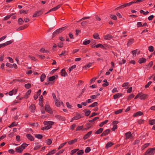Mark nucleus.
<instances>
[{"label":"nucleus","mask_w":155,"mask_h":155,"mask_svg":"<svg viewBox=\"0 0 155 155\" xmlns=\"http://www.w3.org/2000/svg\"><path fill=\"white\" fill-rule=\"evenodd\" d=\"M58 77V75H56L51 77H50L48 78V81L47 82L45 83V85L47 84H51L52 85L54 84V80L56 79V78H57Z\"/></svg>","instance_id":"f257e3e1"},{"label":"nucleus","mask_w":155,"mask_h":155,"mask_svg":"<svg viewBox=\"0 0 155 155\" xmlns=\"http://www.w3.org/2000/svg\"><path fill=\"white\" fill-rule=\"evenodd\" d=\"M66 28V27H64L62 28H60L57 29L55 31H54L52 35V38L54 37L58 34L62 32L63 31L65 30Z\"/></svg>","instance_id":"f03ea898"},{"label":"nucleus","mask_w":155,"mask_h":155,"mask_svg":"<svg viewBox=\"0 0 155 155\" xmlns=\"http://www.w3.org/2000/svg\"><path fill=\"white\" fill-rule=\"evenodd\" d=\"M28 145V144L25 143H23L21 146L18 147L16 148V151L18 153H21L25 147Z\"/></svg>","instance_id":"7ed1b4c3"},{"label":"nucleus","mask_w":155,"mask_h":155,"mask_svg":"<svg viewBox=\"0 0 155 155\" xmlns=\"http://www.w3.org/2000/svg\"><path fill=\"white\" fill-rule=\"evenodd\" d=\"M155 150V147L149 149L146 152V155H153L154 151Z\"/></svg>","instance_id":"20e7f679"},{"label":"nucleus","mask_w":155,"mask_h":155,"mask_svg":"<svg viewBox=\"0 0 155 155\" xmlns=\"http://www.w3.org/2000/svg\"><path fill=\"white\" fill-rule=\"evenodd\" d=\"M45 125H47L46 126V130H48L51 127V125L53 124V122L51 121H45L44 122Z\"/></svg>","instance_id":"39448f33"},{"label":"nucleus","mask_w":155,"mask_h":155,"mask_svg":"<svg viewBox=\"0 0 155 155\" xmlns=\"http://www.w3.org/2000/svg\"><path fill=\"white\" fill-rule=\"evenodd\" d=\"M44 11V9H42L39 11H36L33 15V17H38L42 15Z\"/></svg>","instance_id":"423d86ee"},{"label":"nucleus","mask_w":155,"mask_h":155,"mask_svg":"<svg viewBox=\"0 0 155 155\" xmlns=\"http://www.w3.org/2000/svg\"><path fill=\"white\" fill-rule=\"evenodd\" d=\"M128 6H129V4H128V3H125V4H124L123 5H122L120 6H119V7H117V8H116L115 9V10H118L119 9H120L123 8H125L126 7Z\"/></svg>","instance_id":"0eeeda50"},{"label":"nucleus","mask_w":155,"mask_h":155,"mask_svg":"<svg viewBox=\"0 0 155 155\" xmlns=\"http://www.w3.org/2000/svg\"><path fill=\"white\" fill-rule=\"evenodd\" d=\"M61 6V5H58L57 6L54 7V8H52L50 10H49L45 14H48L50 12L52 11H55L56 10H57L58 8H59Z\"/></svg>","instance_id":"6e6552de"},{"label":"nucleus","mask_w":155,"mask_h":155,"mask_svg":"<svg viewBox=\"0 0 155 155\" xmlns=\"http://www.w3.org/2000/svg\"><path fill=\"white\" fill-rule=\"evenodd\" d=\"M126 139L127 140L132 138V136L131 132H129L125 133Z\"/></svg>","instance_id":"1a4fd4ad"},{"label":"nucleus","mask_w":155,"mask_h":155,"mask_svg":"<svg viewBox=\"0 0 155 155\" xmlns=\"http://www.w3.org/2000/svg\"><path fill=\"white\" fill-rule=\"evenodd\" d=\"M45 110L50 114H51L52 113L49 106L48 104L45 105Z\"/></svg>","instance_id":"9d476101"},{"label":"nucleus","mask_w":155,"mask_h":155,"mask_svg":"<svg viewBox=\"0 0 155 155\" xmlns=\"http://www.w3.org/2000/svg\"><path fill=\"white\" fill-rule=\"evenodd\" d=\"M113 38V37L112 35L110 34H107L104 36V39L105 40H110L112 38Z\"/></svg>","instance_id":"9b49d317"},{"label":"nucleus","mask_w":155,"mask_h":155,"mask_svg":"<svg viewBox=\"0 0 155 155\" xmlns=\"http://www.w3.org/2000/svg\"><path fill=\"white\" fill-rule=\"evenodd\" d=\"M146 61V59L144 58H139L138 61V63L141 64L142 63H145Z\"/></svg>","instance_id":"f8f14e48"},{"label":"nucleus","mask_w":155,"mask_h":155,"mask_svg":"<svg viewBox=\"0 0 155 155\" xmlns=\"http://www.w3.org/2000/svg\"><path fill=\"white\" fill-rule=\"evenodd\" d=\"M61 75L64 77H65L66 76H67V73H66L64 69H63L61 70Z\"/></svg>","instance_id":"ddd939ff"},{"label":"nucleus","mask_w":155,"mask_h":155,"mask_svg":"<svg viewBox=\"0 0 155 155\" xmlns=\"http://www.w3.org/2000/svg\"><path fill=\"white\" fill-rule=\"evenodd\" d=\"M17 91V90L16 89H13L9 92V95L10 96H12L14 94H15L16 93Z\"/></svg>","instance_id":"4468645a"},{"label":"nucleus","mask_w":155,"mask_h":155,"mask_svg":"<svg viewBox=\"0 0 155 155\" xmlns=\"http://www.w3.org/2000/svg\"><path fill=\"white\" fill-rule=\"evenodd\" d=\"M134 39L133 38H131L128 41L127 43V45L128 46H129L131 45L134 42Z\"/></svg>","instance_id":"2eb2a0df"},{"label":"nucleus","mask_w":155,"mask_h":155,"mask_svg":"<svg viewBox=\"0 0 155 155\" xmlns=\"http://www.w3.org/2000/svg\"><path fill=\"white\" fill-rule=\"evenodd\" d=\"M92 133V131H90L88 132L87 134H85L83 137L84 140H85L89 137Z\"/></svg>","instance_id":"dca6fc26"},{"label":"nucleus","mask_w":155,"mask_h":155,"mask_svg":"<svg viewBox=\"0 0 155 155\" xmlns=\"http://www.w3.org/2000/svg\"><path fill=\"white\" fill-rule=\"evenodd\" d=\"M147 97V95L145 94H141L140 95V98L141 100H144Z\"/></svg>","instance_id":"f3484780"},{"label":"nucleus","mask_w":155,"mask_h":155,"mask_svg":"<svg viewBox=\"0 0 155 155\" xmlns=\"http://www.w3.org/2000/svg\"><path fill=\"white\" fill-rule=\"evenodd\" d=\"M16 13H12L9 15H7L4 18L3 20L4 21L7 20L8 19L11 17V16L13 15H14Z\"/></svg>","instance_id":"a211bd4d"},{"label":"nucleus","mask_w":155,"mask_h":155,"mask_svg":"<svg viewBox=\"0 0 155 155\" xmlns=\"http://www.w3.org/2000/svg\"><path fill=\"white\" fill-rule=\"evenodd\" d=\"M103 81L104 82L102 85V86L104 87H105L108 86L109 85V83L107 81V80L106 79H104V80Z\"/></svg>","instance_id":"6ab92c4d"},{"label":"nucleus","mask_w":155,"mask_h":155,"mask_svg":"<svg viewBox=\"0 0 155 155\" xmlns=\"http://www.w3.org/2000/svg\"><path fill=\"white\" fill-rule=\"evenodd\" d=\"M26 137L28 139L31 141H32L34 140V137L30 134H28L26 135Z\"/></svg>","instance_id":"aec40b11"},{"label":"nucleus","mask_w":155,"mask_h":155,"mask_svg":"<svg viewBox=\"0 0 155 155\" xmlns=\"http://www.w3.org/2000/svg\"><path fill=\"white\" fill-rule=\"evenodd\" d=\"M143 114V113L141 111L137 112L134 114L133 115L134 117H137L138 116L141 115Z\"/></svg>","instance_id":"412c9836"},{"label":"nucleus","mask_w":155,"mask_h":155,"mask_svg":"<svg viewBox=\"0 0 155 155\" xmlns=\"http://www.w3.org/2000/svg\"><path fill=\"white\" fill-rule=\"evenodd\" d=\"M55 117L56 118L61 120H64L65 119L64 117H63L62 116H60L58 115H56Z\"/></svg>","instance_id":"4be33fe9"},{"label":"nucleus","mask_w":155,"mask_h":155,"mask_svg":"<svg viewBox=\"0 0 155 155\" xmlns=\"http://www.w3.org/2000/svg\"><path fill=\"white\" fill-rule=\"evenodd\" d=\"M29 108L31 112H33L35 109V106L34 104H32Z\"/></svg>","instance_id":"5701e85b"},{"label":"nucleus","mask_w":155,"mask_h":155,"mask_svg":"<svg viewBox=\"0 0 155 155\" xmlns=\"http://www.w3.org/2000/svg\"><path fill=\"white\" fill-rule=\"evenodd\" d=\"M24 22V21L21 18H20L18 19V23L19 25H22Z\"/></svg>","instance_id":"b1692460"},{"label":"nucleus","mask_w":155,"mask_h":155,"mask_svg":"<svg viewBox=\"0 0 155 155\" xmlns=\"http://www.w3.org/2000/svg\"><path fill=\"white\" fill-rule=\"evenodd\" d=\"M46 77V76L44 74H43L41 75L40 77V80L41 82H43Z\"/></svg>","instance_id":"393cba45"},{"label":"nucleus","mask_w":155,"mask_h":155,"mask_svg":"<svg viewBox=\"0 0 155 155\" xmlns=\"http://www.w3.org/2000/svg\"><path fill=\"white\" fill-rule=\"evenodd\" d=\"M31 92V90H29L26 93L24 97V98L27 99L28 97V96L30 94Z\"/></svg>","instance_id":"a878e982"},{"label":"nucleus","mask_w":155,"mask_h":155,"mask_svg":"<svg viewBox=\"0 0 155 155\" xmlns=\"http://www.w3.org/2000/svg\"><path fill=\"white\" fill-rule=\"evenodd\" d=\"M93 38L95 39H100L99 36L97 33H95L93 35Z\"/></svg>","instance_id":"bb28decb"},{"label":"nucleus","mask_w":155,"mask_h":155,"mask_svg":"<svg viewBox=\"0 0 155 155\" xmlns=\"http://www.w3.org/2000/svg\"><path fill=\"white\" fill-rule=\"evenodd\" d=\"M68 51H62L61 54H59L60 57H61L62 56H65L68 54Z\"/></svg>","instance_id":"cd10ccee"},{"label":"nucleus","mask_w":155,"mask_h":155,"mask_svg":"<svg viewBox=\"0 0 155 155\" xmlns=\"http://www.w3.org/2000/svg\"><path fill=\"white\" fill-rule=\"evenodd\" d=\"M121 95V94L118 93L114 95V98L116 99L117 98L119 97Z\"/></svg>","instance_id":"c85d7f7f"},{"label":"nucleus","mask_w":155,"mask_h":155,"mask_svg":"<svg viewBox=\"0 0 155 155\" xmlns=\"http://www.w3.org/2000/svg\"><path fill=\"white\" fill-rule=\"evenodd\" d=\"M113 143L112 142H108L106 145V148H108L113 145Z\"/></svg>","instance_id":"c756f323"},{"label":"nucleus","mask_w":155,"mask_h":155,"mask_svg":"<svg viewBox=\"0 0 155 155\" xmlns=\"http://www.w3.org/2000/svg\"><path fill=\"white\" fill-rule=\"evenodd\" d=\"M110 17L112 19L115 20H117V17L115 15H110Z\"/></svg>","instance_id":"7c9ffc66"},{"label":"nucleus","mask_w":155,"mask_h":155,"mask_svg":"<svg viewBox=\"0 0 155 155\" xmlns=\"http://www.w3.org/2000/svg\"><path fill=\"white\" fill-rule=\"evenodd\" d=\"M81 118V117L80 116V115L79 114H78L77 115L75 116L74 117L72 118L73 120H77L79 118Z\"/></svg>","instance_id":"2f4dec72"},{"label":"nucleus","mask_w":155,"mask_h":155,"mask_svg":"<svg viewBox=\"0 0 155 155\" xmlns=\"http://www.w3.org/2000/svg\"><path fill=\"white\" fill-rule=\"evenodd\" d=\"M149 122L150 125H153L155 124V120H149Z\"/></svg>","instance_id":"473e14b6"},{"label":"nucleus","mask_w":155,"mask_h":155,"mask_svg":"<svg viewBox=\"0 0 155 155\" xmlns=\"http://www.w3.org/2000/svg\"><path fill=\"white\" fill-rule=\"evenodd\" d=\"M108 122V120H106L105 121L102 122L99 125L101 127H102L104 124L107 123Z\"/></svg>","instance_id":"72a5a7b5"},{"label":"nucleus","mask_w":155,"mask_h":155,"mask_svg":"<svg viewBox=\"0 0 155 155\" xmlns=\"http://www.w3.org/2000/svg\"><path fill=\"white\" fill-rule=\"evenodd\" d=\"M54 102L56 105L57 107H59L60 106V103L59 102L58 100L57 99H55L54 100Z\"/></svg>","instance_id":"f704fd0d"},{"label":"nucleus","mask_w":155,"mask_h":155,"mask_svg":"<svg viewBox=\"0 0 155 155\" xmlns=\"http://www.w3.org/2000/svg\"><path fill=\"white\" fill-rule=\"evenodd\" d=\"M13 81H18V82H23L25 81V80L21 79H18L14 80Z\"/></svg>","instance_id":"c9c22d12"},{"label":"nucleus","mask_w":155,"mask_h":155,"mask_svg":"<svg viewBox=\"0 0 155 155\" xmlns=\"http://www.w3.org/2000/svg\"><path fill=\"white\" fill-rule=\"evenodd\" d=\"M103 130V129L101 128L99 129L96 132L95 134H99L101 133Z\"/></svg>","instance_id":"e433bc0d"},{"label":"nucleus","mask_w":155,"mask_h":155,"mask_svg":"<svg viewBox=\"0 0 155 155\" xmlns=\"http://www.w3.org/2000/svg\"><path fill=\"white\" fill-rule=\"evenodd\" d=\"M148 50L150 52H152L154 51V48L152 46H150L148 47Z\"/></svg>","instance_id":"4c0bfd02"},{"label":"nucleus","mask_w":155,"mask_h":155,"mask_svg":"<svg viewBox=\"0 0 155 155\" xmlns=\"http://www.w3.org/2000/svg\"><path fill=\"white\" fill-rule=\"evenodd\" d=\"M150 145V143H147L144 144L142 147V150H144L148 147Z\"/></svg>","instance_id":"58836bf2"},{"label":"nucleus","mask_w":155,"mask_h":155,"mask_svg":"<svg viewBox=\"0 0 155 155\" xmlns=\"http://www.w3.org/2000/svg\"><path fill=\"white\" fill-rule=\"evenodd\" d=\"M153 65V62L152 61H151L150 62L149 64L148 65H146L147 66L146 68L147 67L148 68L149 67V68H151Z\"/></svg>","instance_id":"ea45409f"},{"label":"nucleus","mask_w":155,"mask_h":155,"mask_svg":"<svg viewBox=\"0 0 155 155\" xmlns=\"http://www.w3.org/2000/svg\"><path fill=\"white\" fill-rule=\"evenodd\" d=\"M87 24V22L86 21H84L81 23V25L83 27H85Z\"/></svg>","instance_id":"a19ab883"},{"label":"nucleus","mask_w":155,"mask_h":155,"mask_svg":"<svg viewBox=\"0 0 155 155\" xmlns=\"http://www.w3.org/2000/svg\"><path fill=\"white\" fill-rule=\"evenodd\" d=\"M90 17H83V18H82L79 21H77V22H80L81 21L84 20H85L86 19H89L90 18Z\"/></svg>","instance_id":"79ce46f5"},{"label":"nucleus","mask_w":155,"mask_h":155,"mask_svg":"<svg viewBox=\"0 0 155 155\" xmlns=\"http://www.w3.org/2000/svg\"><path fill=\"white\" fill-rule=\"evenodd\" d=\"M91 42V41L90 40H87V41H84L83 42V44L84 45H87L89 44Z\"/></svg>","instance_id":"37998d69"},{"label":"nucleus","mask_w":155,"mask_h":155,"mask_svg":"<svg viewBox=\"0 0 155 155\" xmlns=\"http://www.w3.org/2000/svg\"><path fill=\"white\" fill-rule=\"evenodd\" d=\"M84 83V81L81 80L78 81V84L77 85V86L80 87Z\"/></svg>","instance_id":"c03bdc74"},{"label":"nucleus","mask_w":155,"mask_h":155,"mask_svg":"<svg viewBox=\"0 0 155 155\" xmlns=\"http://www.w3.org/2000/svg\"><path fill=\"white\" fill-rule=\"evenodd\" d=\"M77 139H75L74 140H71L70 141H69L68 142V143L69 144H72L74 143L77 141Z\"/></svg>","instance_id":"a18cd8bd"},{"label":"nucleus","mask_w":155,"mask_h":155,"mask_svg":"<svg viewBox=\"0 0 155 155\" xmlns=\"http://www.w3.org/2000/svg\"><path fill=\"white\" fill-rule=\"evenodd\" d=\"M63 43L61 42L58 43V46L59 48H62L63 47Z\"/></svg>","instance_id":"49530a36"},{"label":"nucleus","mask_w":155,"mask_h":155,"mask_svg":"<svg viewBox=\"0 0 155 155\" xmlns=\"http://www.w3.org/2000/svg\"><path fill=\"white\" fill-rule=\"evenodd\" d=\"M76 66L75 65L72 66H71L70 68H69V69H68L69 71L70 72H71L72 70L73 69L75 68H76Z\"/></svg>","instance_id":"de8ad7c7"},{"label":"nucleus","mask_w":155,"mask_h":155,"mask_svg":"<svg viewBox=\"0 0 155 155\" xmlns=\"http://www.w3.org/2000/svg\"><path fill=\"white\" fill-rule=\"evenodd\" d=\"M110 131V130L109 129H107L105 130H104L103 132L104 134L105 135L107 134Z\"/></svg>","instance_id":"09e8293b"},{"label":"nucleus","mask_w":155,"mask_h":155,"mask_svg":"<svg viewBox=\"0 0 155 155\" xmlns=\"http://www.w3.org/2000/svg\"><path fill=\"white\" fill-rule=\"evenodd\" d=\"M97 104V102H95L93 103L92 104H91V105H89L88 106V107H95V106H96Z\"/></svg>","instance_id":"8fccbe9b"},{"label":"nucleus","mask_w":155,"mask_h":155,"mask_svg":"<svg viewBox=\"0 0 155 155\" xmlns=\"http://www.w3.org/2000/svg\"><path fill=\"white\" fill-rule=\"evenodd\" d=\"M91 65H92V64L91 63H88V64L84 66L83 67V68H90L91 66Z\"/></svg>","instance_id":"3c124183"},{"label":"nucleus","mask_w":155,"mask_h":155,"mask_svg":"<svg viewBox=\"0 0 155 155\" xmlns=\"http://www.w3.org/2000/svg\"><path fill=\"white\" fill-rule=\"evenodd\" d=\"M17 124L15 122H14L13 123H12L8 126V127L11 128L13 126H15Z\"/></svg>","instance_id":"603ef678"},{"label":"nucleus","mask_w":155,"mask_h":155,"mask_svg":"<svg viewBox=\"0 0 155 155\" xmlns=\"http://www.w3.org/2000/svg\"><path fill=\"white\" fill-rule=\"evenodd\" d=\"M126 62V60L124 59H123L122 60V61H119V64L120 65H121L122 64H124Z\"/></svg>","instance_id":"864d4df0"},{"label":"nucleus","mask_w":155,"mask_h":155,"mask_svg":"<svg viewBox=\"0 0 155 155\" xmlns=\"http://www.w3.org/2000/svg\"><path fill=\"white\" fill-rule=\"evenodd\" d=\"M84 110L86 111L85 112V115L87 116H88L90 114L91 111L89 110Z\"/></svg>","instance_id":"5fc2aeb1"},{"label":"nucleus","mask_w":155,"mask_h":155,"mask_svg":"<svg viewBox=\"0 0 155 155\" xmlns=\"http://www.w3.org/2000/svg\"><path fill=\"white\" fill-rule=\"evenodd\" d=\"M35 137L38 139H41L42 138V136L41 134H36L35 135Z\"/></svg>","instance_id":"6e6d98bb"},{"label":"nucleus","mask_w":155,"mask_h":155,"mask_svg":"<svg viewBox=\"0 0 155 155\" xmlns=\"http://www.w3.org/2000/svg\"><path fill=\"white\" fill-rule=\"evenodd\" d=\"M6 66L8 67L9 68H12V64L9 63H7L6 64Z\"/></svg>","instance_id":"4d7b16f0"},{"label":"nucleus","mask_w":155,"mask_h":155,"mask_svg":"<svg viewBox=\"0 0 155 155\" xmlns=\"http://www.w3.org/2000/svg\"><path fill=\"white\" fill-rule=\"evenodd\" d=\"M28 57H29V58H30L32 60L34 61H36V59H35L34 57L30 55H29L28 56Z\"/></svg>","instance_id":"13d9d810"},{"label":"nucleus","mask_w":155,"mask_h":155,"mask_svg":"<svg viewBox=\"0 0 155 155\" xmlns=\"http://www.w3.org/2000/svg\"><path fill=\"white\" fill-rule=\"evenodd\" d=\"M123 109H120L117 110L115 112V113L116 114H118L122 111Z\"/></svg>","instance_id":"bf43d9fd"},{"label":"nucleus","mask_w":155,"mask_h":155,"mask_svg":"<svg viewBox=\"0 0 155 155\" xmlns=\"http://www.w3.org/2000/svg\"><path fill=\"white\" fill-rule=\"evenodd\" d=\"M97 78H92V79H91L90 80V84H91L92 83H93V82H94L95 81L96 79H97Z\"/></svg>","instance_id":"052dcab7"},{"label":"nucleus","mask_w":155,"mask_h":155,"mask_svg":"<svg viewBox=\"0 0 155 155\" xmlns=\"http://www.w3.org/2000/svg\"><path fill=\"white\" fill-rule=\"evenodd\" d=\"M83 150H80L77 152V154L79 155H81L83 154Z\"/></svg>","instance_id":"680f3d73"},{"label":"nucleus","mask_w":155,"mask_h":155,"mask_svg":"<svg viewBox=\"0 0 155 155\" xmlns=\"http://www.w3.org/2000/svg\"><path fill=\"white\" fill-rule=\"evenodd\" d=\"M67 142H65L64 143H63L61 144L59 147L58 148V149H59L62 147L64 146L66 143Z\"/></svg>","instance_id":"e2e57ef3"},{"label":"nucleus","mask_w":155,"mask_h":155,"mask_svg":"<svg viewBox=\"0 0 155 155\" xmlns=\"http://www.w3.org/2000/svg\"><path fill=\"white\" fill-rule=\"evenodd\" d=\"M154 18V16L153 15H151L149 16L148 18V19L150 21L152 20L153 18Z\"/></svg>","instance_id":"0e129e2a"},{"label":"nucleus","mask_w":155,"mask_h":155,"mask_svg":"<svg viewBox=\"0 0 155 155\" xmlns=\"http://www.w3.org/2000/svg\"><path fill=\"white\" fill-rule=\"evenodd\" d=\"M54 150H53L52 151H50L49 153L47 154V155H49L53 154L54 153Z\"/></svg>","instance_id":"69168bd1"},{"label":"nucleus","mask_w":155,"mask_h":155,"mask_svg":"<svg viewBox=\"0 0 155 155\" xmlns=\"http://www.w3.org/2000/svg\"><path fill=\"white\" fill-rule=\"evenodd\" d=\"M91 151L90 148L89 147H87L86 148L85 150V152L86 153H88Z\"/></svg>","instance_id":"338daca9"},{"label":"nucleus","mask_w":155,"mask_h":155,"mask_svg":"<svg viewBox=\"0 0 155 155\" xmlns=\"http://www.w3.org/2000/svg\"><path fill=\"white\" fill-rule=\"evenodd\" d=\"M47 143L48 145H50L52 143V141L50 139H48L47 140Z\"/></svg>","instance_id":"774afa93"}]
</instances>
